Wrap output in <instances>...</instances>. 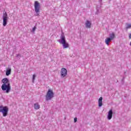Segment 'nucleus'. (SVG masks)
Listing matches in <instances>:
<instances>
[{
    "mask_svg": "<svg viewBox=\"0 0 131 131\" xmlns=\"http://www.w3.org/2000/svg\"><path fill=\"white\" fill-rule=\"evenodd\" d=\"M36 77V75L35 74L33 75L32 82H34V80H35V78Z\"/></svg>",
    "mask_w": 131,
    "mask_h": 131,
    "instance_id": "15",
    "label": "nucleus"
},
{
    "mask_svg": "<svg viewBox=\"0 0 131 131\" xmlns=\"http://www.w3.org/2000/svg\"><path fill=\"white\" fill-rule=\"evenodd\" d=\"M114 38H115V34H114V33L110 34V37H107L105 39L106 45H107V46H109V42H110L111 40H113Z\"/></svg>",
    "mask_w": 131,
    "mask_h": 131,
    "instance_id": "6",
    "label": "nucleus"
},
{
    "mask_svg": "<svg viewBox=\"0 0 131 131\" xmlns=\"http://www.w3.org/2000/svg\"><path fill=\"white\" fill-rule=\"evenodd\" d=\"M129 38H131V33L129 34Z\"/></svg>",
    "mask_w": 131,
    "mask_h": 131,
    "instance_id": "20",
    "label": "nucleus"
},
{
    "mask_svg": "<svg viewBox=\"0 0 131 131\" xmlns=\"http://www.w3.org/2000/svg\"><path fill=\"white\" fill-rule=\"evenodd\" d=\"M100 1H102V0H100Z\"/></svg>",
    "mask_w": 131,
    "mask_h": 131,
    "instance_id": "22",
    "label": "nucleus"
},
{
    "mask_svg": "<svg viewBox=\"0 0 131 131\" xmlns=\"http://www.w3.org/2000/svg\"><path fill=\"white\" fill-rule=\"evenodd\" d=\"M113 115V110L112 109L110 110L107 114V119L111 120L112 119V115Z\"/></svg>",
    "mask_w": 131,
    "mask_h": 131,
    "instance_id": "9",
    "label": "nucleus"
},
{
    "mask_svg": "<svg viewBox=\"0 0 131 131\" xmlns=\"http://www.w3.org/2000/svg\"><path fill=\"white\" fill-rule=\"evenodd\" d=\"M103 97H101L99 98V99H98V106L99 107H102V106L103 105Z\"/></svg>",
    "mask_w": 131,
    "mask_h": 131,
    "instance_id": "11",
    "label": "nucleus"
},
{
    "mask_svg": "<svg viewBox=\"0 0 131 131\" xmlns=\"http://www.w3.org/2000/svg\"><path fill=\"white\" fill-rule=\"evenodd\" d=\"M126 25H127V26L126 27V29H128L129 28H131V25L130 24H126Z\"/></svg>",
    "mask_w": 131,
    "mask_h": 131,
    "instance_id": "14",
    "label": "nucleus"
},
{
    "mask_svg": "<svg viewBox=\"0 0 131 131\" xmlns=\"http://www.w3.org/2000/svg\"><path fill=\"white\" fill-rule=\"evenodd\" d=\"M77 122V118H75L74 119V122Z\"/></svg>",
    "mask_w": 131,
    "mask_h": 131,
    "instance_id": "17",
    "label": "nucleus"
},
{
    "mask_svg": "<svg viewBox=\"0 0 131 131\" xmlns=\"http://www.w3.org/2000/svg\"><path fill=\"white\" fill-rule=\"evenodd\" d=\"M8 14L5 11L3 12V26H7L8 24Z\"/></svg>",
    "mask_w": 131,
    "mask_h": 131,
    "instance_id": "7",
    "label": "nucleus"
},
{
    "mask_svg": "<svg viewBox=\"0 0 131 131\" xmlns=\"http://www.w3.org/2000/svg\"><path fill=\"white\" fill-rule=\"evenodd\" d=\"M54 97V92H53V90L49 89L46 95V101H50V100H52L53 98Z\"/></svg>",
    "mask_w": 131,
    "mask_h": 131,
    "instance_id": "4",
    "label": "nucleus"
},
{
    "mask_svg": "<svg viewBox=\"0 0 131 131\" xmlns=\"http://www.w3.org/2000/svg\"><path fill=\"white\" fill-rule=\"evenodd\" d=\"M34 109H35L36 110H38V109L40 108V105H39V104H38V103H36L34 104Z\"/></svg>",
    "mask_w": 131,
    "mask_h": 131,
    "instance_id": "13",
    "label": "nucleus"
},
{
    "mask_svg": "<svg viewBox=\"0 0 131 131\" xmlns=\"http://www.w3.org/2000/svg\"><path fill=\"white\" fill-rule=\"evenodd\" d=\"M35 12L36 13L35 16H39V10H40V4L38 2L35 1L34 3Z\"/></svg>",
    "mask_w": 131,
    "mask_h": 131,
    "instance_id": "5",
    "label": "nucleus"
},
{
    "mask_svg": "<svg viewBox=\"0 0 131 131\" xmlns=\"http://www.w3.org/2000/svg\"><path fill=\"white\" fill-rule=\"evenodd\" d=\"M67 75V70L65 68L61 69V77H65Z\"/></svg>",
    "mask_w": 131,
    "mask_h": 131,
    "instance_id": "8",
    "label": "nucleus"
},
{
    "mask_svg": "<svg viewBox=\"0 0 131 131\" xmlns=\"http://www.w3.org/2000/svg\"><path fill=\"white\" fill-rule=\"evenodd\" d=\"M85 25L86 28H91V26L92 25V24L91 23V21H90V20H86Z\"/></svg>",
    "mask_w": 131,
    "mask_h": 131,
    "instance_id": "12",
    "label": "nucleus"
},
{
    "mask_svg": "<svg viewBox=\"0 0 131 131\" xmlns=\"http://www.w3.org/2000/svg\"><path fill=\"white\" fill-rule=\"evenodd\" d=\"M2 82L3 83L1 86L2 91H6L7 94H8L11 91V84L9 79L7 78L3 79Z\"/></svg>",
    "mask_w": 131,
    "mask_h": 131,
    "instance_id": "1",
    "label": "nucleus"
},
{
    "mask_svg": "<svg viewBox=\"0 0 131 131\" xmlns=\"http://www.w3.org/2000/svg\"><path fill=\"white\" fill-rule=\"evenodd\" d=\"M11 72H12V69L11 68H7L6 71V76H9V75H10Z\"/></svg>",
    "mask_w": 131,
    "mask_h": 131,
    "instance_id": "10",
    "label": "nucleus"
},
{
    "mask_svg": "<svg viewBox=\"0 0 131 131\" xmlns=\"http://www.w3.org/2000/svg\"><path fill=\"white\" fill-rule=\"evenodd\" d=\"M8 112H9V108L8 106L3 105L0 106V113H2L3 116L6 117L8 115Z\"/></svg>",
    "mask_w": 131,
    "mask_h": 131,
    "instance_id": "3",
    "label": "nucleus"
},
{
    "mask_svg": "<svg viewBox=\"0 0 131 131\" xmlns=\"http://www.w3.org/2000/svg\"><path fill=\"white\" fill-rule=\"evenodd\" d=\"M59 43L62 45L63 49H68L69 48V43L66 41V38H65V35L63 32L60 35V39L58 40Z\"/></svg>",
    "mask_w": 131,
    "mask_h": 131,
    "instance_id": "2",
    "label": "nucleus"
},
{
    "mask_svg": "<svg viewBox=\"0 0 131 131\" xmlns=\"http://www.w3.org/2000/svg\"><path fill=\"white\" fill-rule=\"evenodd\" d=\"M130 46H131V41L130 42Z\"/></svg>",
    "mask_w": 131,
    "mask_h": 131,
    "instance_id": "21",
    "label": "nucleus"
},
{
    "mask_svg": "<svg viewBox=\"0 0 131 131\" xmlns=\"http://www.w3.org/2000/svg\"><path fill=\"white\" fill-rule=\"evenodd\" d=\"M96 14H99V10H97L96 12Z\"/></svg>",
    "mask_w": 131,
    "mask_h": 131,
    "instance_id": "18",
    "label": "nucleus"
},
{
    "mask_svg": "<svg viewBox=\"0 0 131 131\" xmlns=\"http://www.w3.org/2000/svg\"><path fill=\"white\" fill-rule=\"evenodd\" d=\"M16 57H21V56L20 55V54H17L16 55Z\"/></svg>",
    "mask_w": 131,
    "mask_h": 131,
    "instance_id": "19",
    "label": "nucleus"
},
{
    "mask_svg": "<svg viewBox=\"0 0 131 131\" xmlns=\"http://www.w3.org/2000/svg\"><path fill=\"white\" fill-rule=\"evenodd\" d=\"M36 29V26H35L34 28H33V29L32 30V32H34V31H35Z\"/></svg>",
    "mask_w": 131,
    "mask_h": 131,
    "instance_id": "16",
    "label": "nucleus"
}]
</instances>
